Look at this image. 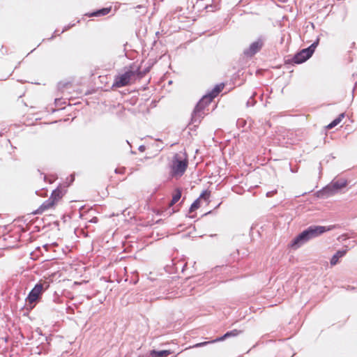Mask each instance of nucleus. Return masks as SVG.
<instances>
[{"instance_id": "obj_1", "label": "nucleus", "mask_w": 357, "mask_h": 357, "mask_svg": "<svg viewBox=\"0 0 357 357\" xmlns=\"http://www.w3.org/2000/svg\"><path fill=\"white\" fill-rule=\"evenodd\" d=\"M330 229V227L326 228L324 226H311L294 238L290 247L293 249H297L309 240L317 237Z\"/></svg>"}, {"instance_id": "obj_2", "label": "nucleus", "mask_w": 357, "mask_h": 357, "mask_svg": "<svg viewBox=\"0 0 357 357\" xmlns=\"http://www.w3.org/2000/svg\"><path fill=\"white\" fill-rule=\"evenodd\" d=\"M224 84H220L213 89L211 93L206 95L203 97V98L198 102L197 105L192 114V120L194 122L199 121V119L201 117L200 112L202 109L208 103L211 102V100L216 97L218 93L223 89Z\"/></svg>"}, {"instance_id": "obj_3", "label": "nucleus", "mask_w": 357, "mask_h": 357, "mask_svg": "<svg viewBox=\"0 0 357 357\" xmlns=\"http://www.w3.org/2000/svg\"><path fill=\"white\" fill-rule=\"evenodd\" d=\"M139 73V69H134L130 68L123 74L119 75L116 77L113 86L116 87H122L131 84L137 77H138Z\"/></svg>"}, {"instance_id": "obj_4", "label": "nucleus", "mask_w": 357, "mask_h": 357, "mask_svg": "<svg viewBox=\"0 0 357 357\" xmlns=\"http://www.w3.org/2000/svg\"><path fill=\"white\" fill-rule=\"evenodd\" d=\"M317 43H314L309 47L302 50L294 58V61L296 63H301L308 59L313 54Z\"/></svg>"}, {"instance_id": "obj_5", "label": "nucleus", "mask_w": 357, "mask_h": 357, "mask_svg": "<svg viewBox=\"0 0 357 357\" xmlns=\"http://www.w3.org/2000/svg\"><path fill=\"white\" fill-rule=\"evenodd\" d=\"M188 166L186 160H181L176 155L173 161L172 172L174 176H181L185 171Z\"/></svg>"}, {"instance_id": "obj_6", "label": "nucleus", "mask_w": 357, "mask_h": 357, "mask_svg": "<svg viewBox=\"0 0 357 357\" xmlns=\"http://www.w3.org/2000/svg\"><path fill=\"white\" fill-rule=\"evenodd\" d=\"M45 288L43 287V284L39 283L37 284L34 288L31 291L28 297L26 298V301L32 305L35 302L38 301L40 298V295L43 294Z\"/></svg>"}, {"instance_id": "obj_7", "label": "nucleus", "mask_w": 357, "mask_h": 357, "mask_svg": "<svg viewBox=\"0 0 357 357\" xmlns=\"http://www.w3.org/2000/svg\"><path fill=\"white\" fill-rule=\"evenodd\" d=\"M263 46V41L261 39L257 40L252 43L250 47L244 51L245 54L248 56H252L259 52Z\"/></svg>"}, {"instance_id": "obj_8", "label": "nucleus", "mask_w": 357, "mask_h": 357, "mask_svg": "<svg viewBox=\"0 0 357 357\" xmlns=\"http://www.w3.org/2000/svg\"><path fill=\"white\" fill-rule=\"evenodd\" d=\"M346 185L347 181L344 179L334 181L325 188V191H331V192H333L344 188Z\"/></svg>"}, {"instance_id": "obj_9", "label": "nucleus", "mask_w": 357, "mask_h": 357, "mask_svg": "<svg viewBox=\"0 0 357 357\" xmlns=\"http://www.w3.org/2000/svg\"><path fill=\"white\" fill-rule=\"evenodd\" d=\"M238 333V332L236 331V330H234V331H229V332H227V333H225L223 336L215 340H213L211 342H201V343H198L197 344H195L194 347H202V346H204L206 344H207L208 343H210V342H218V341H222L224 340H225L226 338L229 337H231V336H236L237 335Z\"/></svg>"}, {"instance_id": "obj_10", "label": "nucleus", "mask_w": 357, "mask_h": 357, "mask_svg": "<svg viewBox=\"0 0 357 357\" xmlns=\"http://www.w3.org/2000/svg\"><path fill=\"white\" fill-rule=\"evenodd\" d=\"M210 197V192L208 191H204L199 199H197L196 201L194 202V203L190 206V212H192L197 209L199 207V202L201 199H204L205 200H207Z\"/></svg>"}, {"instance_id": "obj_11", "label": "nucleus", "mask_w": 357, "mask_h": 357, "mask_svg": "<svg viewBox=\"0 0 357 357\" xmlns=\"http://www.w3.org/2000/svg\"><path fill=\"white\" fill-rule=\"evenodd\" d=\"M55 205L56 204L54 202V201L49 198L40 206V208L36 211V213H42L46 210L53 208Z\"/></svg>"}, {"instance_id": "obj_12", "label": "nucleus", "mask_w": 357, "mask_h": 357, "mask_svg": "<svg viewBox=\"0 0 357 357\" xmlns=\"http://www.w3.org/2000/svg\"><path fill=\"white\" fill-rule=\"evenodd\" d=\"M346 250H338L331 258V264L334 266L338 263V260L340 258L342 257L345 254Z\"/></svg>"}, {"instance_id": "obj_13", "label": "nucleus", "mask_w": 357, "mask_h": 357, "mask_svg": "<svg viewBox=\"0 0 357 357\" xmlns=\"http://www.w3.org/2000/svg\"><path fill=\"white\" fill-rule=\"evenodd\" d=\"M62 196L63 195L61 191L59 189H56L52 192L50 198L52 199V201H54V202L56 204L61 199Z\"/></svg>"}, {"instance_id": "obj_14", "label": "nucleus", "mask_w": 357, "mask_h": 357, "mask_svg": "<svg viewBox=\"0 0 357 357\" xmlns=\"http://www.w3.org/2000/svg\"><path fill=\"white\" fill-rule=\"evenodd\" d=\"M344 117V114H340L335 119H334L330 124L327 126L328 129H331L337 126Z\"/></svg>"}, {"instance_id": "obj_15", "label": "nucleus", "mask_w": 357, "mask_h": 357, "mask_svg": "<svg viewBox=\"0 0 357 357\" xmlns=\"http://www.w3.org/2000/svg\"><path fill=\"white\" fill-rule=\"evenodd\" d=\"M169 354H170V351L168 350H162V351H153L152 353V355L154 357H165L167 355H169Z\"/></svg>"}, {"instance_id": "obj_16", "label": "nucleus", "mask_w": 357, "mask_h": 357, "mask_svg": "<svg viewBox=\"0 0 357 357\" xmlns=\"http://www.w3.org/2000/svg\"><path fill=\"white\" fill-rule=\"evenodd\" d=\"M110 10H111L110 8H102V9L98 10L97 12L93 13L91 15V16L105 15L109 13Z\"/></svg>"}, {"instance_id": "obj_17", "label": "nucleus", "mask_w": 357, "mask_h": 357, "mask_svg": "<svg viewBox=\"0 0 357 357\" xmlns=\"http://www.w3.org/2000/svg\"><path fill=\"white\" fill-rule=\"evenodd\" d=\"M181 192L178 190H176V193L174 195L172 200L170 203V206H172L173 204H176L181 198Z\"/></svg>"}, {"instance_id": "obj_18", "label": "nucleus", "mask_w": 357, "mask_h": 357, "mask_svg": "<svg viewBox=\"0 0 357 357\" xmlns=\"http://www.w3.org/2000/svg\"><path fill=\"white\" fill-rule=\"evenodd\" d=\"M90 222L96 223L98 222V218L95 217L92 218Z\"/></svg>"}]
</instances>
